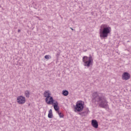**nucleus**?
<instances>
[{
    "label": "nucleus",
    "mask_w": 131,
    "mask_h": 131,
    "mask_svg": "<svg viewBox=\"0 0 131 131\" xmlns=\"http://www.w3.org/2000/svg\"><path fill=\"white\" fill-rule=\"evenodd\" d=\"M88 114V113H86V111H85V112H83L81 113H79L80 115H81V114Z\"/></svg>",
    "instance_id": "2eb2a0df"
},
{
    "label": "nucleus",
    "mask_w": 131,
    "mask_h": 131,
    "mask_svg": "<svg viewBox=\"0 0 131 131\" xmlns=\"http://www.w3.org/2000/svg\"><path fill=\"white\" fill-rule=\"evenodd\" d=\"M111 32V27L106 24L102 25L99 29L100 37L101 39L108 37L109 33Z\"/></svg>",
    "instance_id": "f03ea898"
},
{
    "label": "nucleus",
    "mask_w": 131,
    "mask_h": 131,
    "mask_svg": "<svg viewBox=\"0 0 131 131\" xmlns=\"http://www.w3.org/2000/svg\"><path fill=\"white\" fill-rule=\"evenodd\" d=\"M58 113V115L60 117V118H63L64 117V115L62 114L61 113H59V112H57Z\"/></svg>",
    "instance_id": "ddd939ff"
},
{
    "label": "nucleus",
    "mask_w": 131,
    "mask_h": 131,
    "mask_svg": "<svg viewBox=\"0 0 131 131\" xmlns=\"http://www.w3.org/2000/svg\"><path fill=\"white\" fill-rule=\"evenodd\" d=\"M59 56H60V52H58L56 54L57 58H59Z\"/></svg>",
    "instance_id": "dca6fc26"
},
{
    "label": "nucleus",
    "mask_w": 131,
    "mask_h": 131,
    "mask_svg": "<svg viewBox=\"0 0 131 131\" xmlns=\"http://www.w3.org/2000/svg\"><path fill=\"white\" fill-rule=\"evenodd\" d=\"M37 18H39L38 16H37Z\"/></svg>",
    "instance_id": "412c9836"
},
{
    "label": "nucleus",
    "mask_w": 131,
    "mask_h": 131,
    "mask_svg": "<svg viewBox=\"0 0 131 131\" xmlns=\"http://www.w3.org/2000/svg\"><path fill=\"white\" fill-rule=\"evenodd\" d=\"M88 112H90V111H89V109H88Z\"/></svg>",
    "instance_id": "6ab92c4d"
},
{
    "label": "nucleus",
    "mask_w": 131,
    "mask_h": 131,
    "mask_svg": "<svg viewBox=\"0 0 131 131\" xmlns=\"http://www.w3.org/2000/svg\"><path fill=\"white\" fill-rule=\"evenodd\" d=\"M51 104H52V105H53L54 110H55V111H56L57 112H59L60 107H59L58 101H56L55 102H53V103Z\"/></svg>",
    "instance_id": "6e6552de"
},
{
    "label": "nucleus",
    "mask_w": 131,
    "mask_h": 131,
    "mask_svg": "<svg viewBox=\"0 0 131 131\" xmlns=\"http://www.w3.org/2000/svg\"><path fill=\"white\" fill-rule=\"evenodd\" d=\"M70 29L73 31L74 30V29H73L72 28H70Z\"/></svg>",
    "instance_id": "a211bd4d"
},
{
    "label": "nucleus",
    "mask_w": 131,
    "mask_h": 131,
    "mask_svg": "<svg viewBox=\"0 0 131 131\" xmlns=\"http://www.w3.org/2000/svg\"><path fill=\"white\" fill-rule=\"evenodd\" d=\"M91 124L95 128H98V127H99V123L96 120H92L91 121Z\"/></svg>",
    "instance_id": "1a4fd4ad"
},
{
    "label": "nucleus",
    "mask_w": 131,
    "mask_h": 131,
    "mask_svg": "<svg viewBox=\"0 0 131 131\" xmlns=\"http://www.w3.org/2000/svg\"><path fill=\"white\" fill-rule=\"evenodd\" d=\"M48 118H53V112H52V109L49 111Z\"/></svg>",
    "instance_id": "9b49d317"
},
{
    "label": "nucleus",
    "mask_w": 131,
    "mask_h": 131,
    "mask_svg": "<svg viewBox=\"0 0 131 131\" xmlns=\"http://www.w3.org/2000/svg\"><path fill=\"white\" fill-rule=\"evenodd\" d=\"M62 95L63 96H64L65 97H67L68 95H69V92L66 90H63L61 93Z\"/></svg>",
    "instance_id": "9d476101"
},
{
    "label": "nucleus",
    "mask_w": 131,
    "mask_h": 131,
    "mask_svg": "<svg viewBox=\"0 0 131 131\" xmlns=\"http://www.w3.org/2000/svg\"><path fill=\"white\" fill-rule=\"evenodd\" d=\"M51 93H50L49 91H45L44 92V97L46 98L45 102L48 105H51V104H53L54 102H55V100H54V98L51 96Z\"/></svg>",
    "instance_id": "7ed1b4c3"
},
{
    "label": "nucleus",
    "mask_w": 131,
    "mask_h": 131,
    "mask_svg": "<svg viewBox=\"0 0 131 131\" xmlns=\"http://www.w3.org/2000/svg\"><path fill=\"white\" fill-rule=\"evenodd\" d=\"M84 108V102L80 100L77 102L75 109L78 112H81Z\"/></svg>",
    "instance_id": "39448f33"
},
{
    "label": "nucleus",
    "mask_w": 131,
    "mask_h": 131,
    "mask_svg": "<svg viewBox=\"0 0 131 131\" xmlns=\"http://www.w3.org/2000/svg\"><path fill=\"white\" fill-rule=\"evenodd\" d=\"M82 61L84 63V66L85 67L93 66V59L92 55H90L89 57L86 56H83Z\"/></svg>",
    "instance_id": "20e7f679"
},
{
    "label": "nucleus",
    "mask_w": 131,
    "mask_h": 131,
    "mask_svg": "<svg viewBox=\"0 0 131 131\" xmlns=\"http://www.w3.org/2000/svg\"><path fill=\"white\" fill-rule=\"evenodd\" d=\"M21 32V30H20V29H18V30H17V32Z\"/></svg>",
    "instance_id": "f3484780"
},
{
    "label": "nucleus",
    "mask_w": 131,
    "mask_h": 131,
    "mask_svg": "<svg viewBox=\"0 0 131 131\" xmlns=\"http://www.w3.org/2000/svg\"><path fill=\"white\" fill-rule=\"evenodd\" d=\"M17 101L18 104H24L26 102L25 97L19 96L17 97Z\"/></svg>",
    "instance_id": "423d86ee"
},
{
    "label": "nucleus",
    "mask_w": 131,
    "mask_h": 131,
    "mask_svg": "<svg viewBox=\"0 0 131 131\" xmlns=\"http://www.w3.org/2000/svg\"><path fill=\"white\" fill-rule=\"evenodd\" d=\"M92 101L93 104L97 105V103H99V106L100 108H108V101L103 93L94 92L92 94Z\"/></svg>",
    "instance_id": "f257e3e1"
},
{
    "label": "nucleus",
    "mask_w": 131,
    "mask_h": 131,
    "mask_svg": "<svg viewBox=\"0 0 131 131\" xmlns=\"http://www.w3.org/2000/svg\"><path fill=\"white\" fill-rule=\"evenodd\" d=\"M45 59H50V55H45Z\"/></svg>",
    "instance_id": "4468645a"
},
{
    "label": "nucleus",
    "mask_w": 131,
    "mask_h": 131,
    "mask_svg": "<svg viewBox=\"0 0 131 131\" xmlns=\"http://www.w3.org/2000/svg\"><path fill=\"white\" fill-rule=\"evenodd\" d=\"M127 42H129V41H127Z\"/></svg>",
    "instance_id": "aec40b11"
},
{
    "label": "nucleus",
    "mask_w": 131,
    "mask_h": 131,
    "mask_svg": "<svg viewBox=\"0 0 131 131\" xmlns=\"http://www.w3.org/2000/svg\"><path fill=\"white\" fill-rule=\"evenodd\" d=\"M25 95L27 98H29L30 96V92L28 90H27L25 92Z\"/></svg>",
    "instance_id": "f8f14e48"
},
{
    "label": "nucleus",
    "mask_w": 131,
    "mask_h": 131,
    "mask_svg": "<svg viewBox=\"0 0 131 131\" xmlns=\"http://www.w3.org/2000/svg\"><path fill=\"white\" fill-rule=\"evenodd\" d=\"M130 78V74L128 72H124L122 75L123 80H128Z\"/></svg>",
    "instance_id": "0eeeda50"
}]
</instances>
